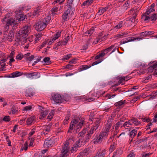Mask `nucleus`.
Wrapping results in <instances>:
<instances>
[{"label": "nucleus", "instance_id": "obj_62", "mask_svg": "<svg viewBox=\"0 0 157 157\" xmlns=\"http://www.w3.org/2000/svg\"><path fill=\"white\" fill-rule=\"evenodd\" d=\"M135 156V154L133 151H130V153L128 155V157H134Z\"/></svg>", "mask_w": 157, "mask_h": 157}, {"label": "nucleus", "instance_id": "obj_40", "mask_svg": "<svg viewBox=\"0 0 157 157\" xmlns=\"http://www.w3.org/2000/svg\"><path fill=\"white\" fill-rule=\"evenodd\" d=\"M116 144L114 142L111 145L109 149V151L110 152H111L114 150L116 148Z\"/></svg>", "mask_w": 157, "mask_h": 157}, {"label": "nucleus", "instance_id": "obj_22", "mask_svg": "<svg viewBox=\"0 0 157 157\" xmlns=\"http://www.w3.org/2000/svg\"><path fill=\"white\" fill-rule=\"evenodd\" d=\"M115 46V44H114L113 45H112L110 47L108 48H106L104 50H103V52H105L106 53H107L108 52H109L112 49H113V50L112 51V52L110 53L111 54L112 53L114 52H115L116 49V48H114Z\"/></svg>", "mask_w": 157, "mask_h": 157}, {"label": "nucleus", "instance_id": "obj_3", "mask_svg": "<svg viewBox=\"0 0 157 157\" xmlns=\"http://www.w3.org/2000/svg\"><path fill=\"white\" fill-rule=\"evenodd\" d=\"M30 30V26L25 25L22 27L19 31L18 35L20 37L25 38L28 36V34Z\"/></svg>", "mask_w": 157, "mask_h": 157}, {"label": "nucleus", "instance_id": "obj_57", "mask_svg": "<svg viewBox=\"0 0 157 157\" xmlns=\"http://www.w3.org/2000/svg\"><path fill=\"white\" fill-rule=\"evenodd\" d=\"M36 131V128H34L33 129H32L31 132H30V133L29 134V136H31L32 135H33L35 132Z\"/></svg>", "mask_w": 157, "mask_h": 157}, {"label": "nucleus", "instance_id": "obj_56", "mask_svg": "<svg viewBox=\"0 0 157 157\" xmlns=\"http://www.w3.org/2000/svg\"><path fill=\"white\" fill-rule=\"evenodd\" d=\"M129 1L128 0H127L125 2V3L124 4L123 6L125 7H126L127 9L129 7Z\"/></svg>", "mask_w": 157, "mask_h": 157}, {"label": "nucleus", "instance_id": "obj_13", "mask_svg": "<svg viewBox=\"0 0 157 157\" xmlns=\"http://www.w3.org/2000/svg\"><path fill=\"white\" fill-rule=\"evenodd\" d=\"M155 6V4H152L147 9V11L142 14V16H145L149 15L152 12L155 11L154 7Z\"/></svg>", "mask_w": 157, "mask_h": 157}, {"label": "nucleus", "instance_id": "obj_28", "mask_svg": "<svg viewBox=\"0 0 157 157\" xmlns=\"http://www.w3.org/2000/svg\"><path fill=\"white\" fill-rule=\"evenodd\" d=\"M23 74V73L22 72H19L17 71H15L11 74V75H12L11 77L12 78L17 77L21 76Z\"/></svg>", "mask_w": 157, "mask_h": 157}, {"label": "nucleus", "instance_id": "obj_48", "mask_svg": "<svg viewBox=\"0 0 157 157\" xmlns=\"http://www.w3.org/2000/svg\"><path fill=\"white\" fill-rule=\"evenodd\" d=\"M122 124L120 122H118L116 124L113 126L114 127L115 129L116 130H118L119 128V127Z\"/></svg>", "mask_w": 157, "mask_h": 157}, {"label": "nucleus", "instance_id": "obj_25", "mask_svg": "<svg viewBox=\"0 0 157 157\" xmlns=\"http://www.w3.org/2000/svg\"><path fill=\"white\" fill-rule=\"evenodd\" d=\"M156 68H157V65L156 63H155L153 64V65L150 66L147 68V71L148 73H151L152 72L154 71L155 69Z\"/></svg>", "mask_w": 157, "mask_h": 157}, {"label": "nucleus", "instance_id": "obj_61", "mask_svg": "<svg viewBox=\"0 0 157 157\" xmlns=\"http://www.w3.org/2000/svg\"><path fill=\"white\" fill-rule=\"evenodd\" d=\"M73 66L71 64V63H69L65 66V68L67 69H69L70 70H71L72 69V67Z\"/></svg>", "mask_w": 157, "mask_h": 157}, {"label": "nucleus", "instance_id": "obj_23", "mask_svg": "<svg viewBox=\"0 0 157 157\" xmlns=\"http://www.w3.org/2000/svg\"><path fill=\"white\" fill-rule=\"evenodd\" d=\"M25 95L27 97L33 96L34 95V92L32 88H28L26 90L25 92Z\"/></svg>", "mask_w": 157, "mask_h": 157}, {"label": "nucleus", "instance_id": "obj_52", "mask_svg": "<svg viewBox=\"0 0 157 157\" xmlns=\"http://www.w3.org/2000/svg\"><path fill=\"white\" fill-rule=\"evenodd\" d=\"M50 58L49 57H47L44 58L43 59L44 62L48 64L50 63Z\"/></svg>", "mask_w": 157, "mask_h": 157}, {"label": "nucleus", "instance_id": "obj_37", "mask_svg": "<svg viewBox=\"0 0 157 157\" xmlns=\"http://www.w3.org/2000/svg\"><path fill=\"white\" fill-rule=\"evenodd\" d=\"M125 103V100L123 101L122 100H121L118 102H116L115 103V105L116 106H118L120 107L122 105Z\"/></svg>", "mask_w": 157, "mask_h": 157}, {"label": "nucleus", "instance_id": "obj_32", "mask_svg": "<svg viewBox=\"0 0 157 157\" xmlns=\"http://www.w3.org/2000/svg\"><path fill=\"white\" fill-rule=\"evenodd\" d=\"M51 19V17L50 16H48L42 21L45 24V26L46 27L47 25L49 24Z\"/></svg>", "mask_w": 157, "mask_h": 157}, {"label": "nucleus", "instance_id": "obj_53", "mask_svg": "<svg viewBox=\"0 0 157 157\" xmlns=\"http://www.w3.org/2000/svg\"><path fill=\"white\" fill-rule=\"evenodd\" d=\"M32 108V107L31 106L28 105L27 106H26L23 109L24 111H28L29 110H31Z\"/></svg>", "mask_w": 157, "mask_h": 157}, {"label": "nucleus", "instance_id": "obj_38", "mask_svg": "<svg viewBox=\"0 0 157 157\" xmlns=\"http://www.w3.org/2000/svg\"><path fill=\"white\" fill-rule=\"evenodd\" d=\"M108 132H107L106 131H105L104 130L103 131L100 133L99 135L103 139V138H104L108 136Z\"/></svg>", "mask_w": 157, "mask_h": 157}, {"label": "nucleus", "instance_id": "obj_45", "mask_svg": "<svg viewBox=\"0 0 157 157\" xmlns=\"http://www.w3.org/2000/svg\"><path fill=\"white\" fill-rule=\"evenodd\" d=\"M123 22L122 21H121L119 23H118L117 25L114 28L116 29H119L123 26Z\"/></svg>", "mask_w": 157, "mask_h": 157}, {"label": "nucleus", "instance_id": "obj_43", "mask_svg": "<svg viewBox=\"0 0 157 157\" xmlns=\"http://www.w3.org/2000/svg\"><path fill=\"white\" fill-rule=\"evenodd\" d=\"M58 6H56L54 7L51 10L52 13L53 15L56 14V13H55V12H57L58 11Z\"/></svg>", "mask_w": 157, "mask_h": 157}, {"label": "nucleus", "instance_id": "obj_59", "mask_svg": "<svg viewBox=\"0 0 157 157\" xmlns=\"http://www.w3.org/2000/svg\"><path fill=\"white\" fill-rule=\"evenodd\" d=\"M23 57V56L21 54H19L16 56V59L21 60L22 59Z\"/></svg>", "mask_w": 157, "mask_h": 157}, {"label": "nucleus", "instance_id": "obj_51", "mask_svg": "<svg viewBox=\"0 0 157 157\" xmlns=\"http://www.w3.org/2000/svg\"><path fill=\"white\" fill-rule=\"evenodd\" d=\"M3 121L5 122H8L10 121V118L9 116H5L3 119Z\"/></svg>", "mask_w": 157, "mask_h": 157}, {"label": "nucleus", "instance_id": "obj_35", "mask_svg": "<svg viewBox=\"0 0 157 157\" xmlns=\"http://www.w3.org/2000/svg\"><path fill=\"white\" fill-rule=\"evenodd\" d=\"M40 12V8L38 7L36 8V10H34L33 14V16L36 17H37L39 14V13Z\"/></svg>", "mask_w": 157, "mask_h": 157}, {"label": "nucleus", "instance_id": "obj_16", "mask_svg": "<svg viewBox=\"0 0 157 157\" xmlns=\"http://www.w3.org/2000/svg\"><path fill=\"white\" fill-rule=\"evenodd\" d=\"M44 108L42 107H41L40 108V112L41 114L40 119H43L48 114V111L46 110H44Z\"/></svg>", "mask_w": 157, "mask_h": 157}, {"label": "nucleus", "instance_id": "obj_12", "mask_svg": "<svg viewBox=\"0 0 157 157\" xmlns=\"http://www.w3.org/2000/svg\"><path fill=\"white\" fill-rule=\"evenodd\" d=\"M112 121L113 120L112 119V118L109 119L107 120V123L105 124L104 131H106L107 132H109L110 128L112 125Z\"/></svg>", "mask_w": 157, "mask_h": 157}, {"label": "nucleus", "instance_id": "obj_18", "mask_svg": "<svg viewBox=\"0 0 157 157\" xmlns=\"http://www.w3.org/2000/svg\"><path fill=\"white\" fill-rule=\"evenodd\" d=\"M137 132V130L136 129H134L130 132L129 134L130 137L129 140L130 142H131L133 140V139L136 136Z\"/></svg>", "mask_w": 157, "mask_h": 157}, {"label": "nucleus", "instance_id": "obj_26", "mask_svg": "<svg viewBox=\"0 0 157 157\" xmlns=\"http://www.w3.org/2000/svg\"><path fill=\"white\" fill-rule=\"evenodd\" d=\"M91 67L90 65H82L78 67V71L79 72L81 71L90 68Z\"/></svg>", "mask_w": 157, "mask_h": 157}, {"label": "nucleus", "instance_id": "obj_60", "mask_svg": "<svg viewBox=\"0 0 157 157\" xmlns=\"http://www.w3.org/2000/svg\"><path fill=\"white\" fill-rule=\"evenodd\" d=\"M71 54H68L66 56H65L63 59L64 60H68L71 57Z\"/></svg>", "mask_w": 157, "mask_h": 157}, {"label": "nucleus", "instance_id": "obj_15", "mask_svg": "<svg viewBox=\"0 0 157 157\" xmlns=\"http://www.w3.org/2000/svg\"><path fill=\"white\" fill-rule=\"evenodd\" d=\"M14 20L12 18L8 19L7 17L5 16L2 21V23L6 22V24L9 25H13L14 23Z\"/></svg>", "mask_w": 157, "mask_h": 157}, {"label": "nucleus", "instance_id": "obj_2", "mask_svg": "<svg viewBox=\"0 0 157 157\" xmlns=\"http://www.w3.org/2000/svg\"><path fill=\"white\" fill-rule=\"evenodd\" d=\"M100 122V120L99 119H97L95 120L94 125L89 129L87 131V134L85 137L86 141H88L92 136V135L96 133V130L99 126Z\"/></svg>", "mask_w": 157, "mask_h": 157}, {"label": "nucleus", "instance_id": "obj_30", "mask_svg": "<svg viewBox=\"0 0 157 157\" xmlns=\"http://www.w3.org/2000/svg\"><path fill=\"white\" fill-rule=\"evenodd\" d=\"M11 112H10V114L11 112H12L13 114L17 113H18V107L16 105H13L11 108Z\"/></svg>", "mask_w": 157, "mask_h": 157}, {"label": "nucleus", "instance_id": "obj_34", "mask_svg": "<svg viewBox=\"0 0 157 157\" xmlns=\"http://www.w3.org/2000/svg\"><path fill=\"white\" fill-rule=\"evenodd\" d=\"M28 148V143L26 141L21 146V149H20V151H22L23 150L26 151L27 150Z\"/></svg>", "mask_w": 157, "mask_h": 157}, {"label": "nucleus", "instance_id": "obj_63", "mask_svg": "<svg viewBox=\"0 0 157 157\" xmlns=\"http://www.w3.org/2000/svg\"><path fill=\"white\" fill-rule=\"evenodd\" d=\"M107 39V36L106 35H104L103 36H102L101 38H99L100 40V42H101L102 41H104Z\"/></svg>", "mask_w": 157, "mask_h": 157}, {"label": "nucleus", "instance_id": "obj_20", "mask_svg": "<svg viewBox=\"0 0 157 157\" xmlns=\"http://www.w3.org/2000/svg\"><path fill=\"white\" fill-rule=\"evenodd\" d=\"M102 140V137L99 135L98 136L95 137L92 140V143L94 144H99L101 143Z\"/></svg>", "mask_w": 157, "mask_h": 157}, {"label": "nucleus", "instance_id": "obj_31", "mask_svg": "<svg viewBox=\"0 0 157 157\" xmlns=\"http://www.w3.org/2000/svg\"><path fill=\"white\" fill-rule=\"evenodd\" d=\"M14 37L13 33L12 31H10L9 32L8 36L6 38V39L9 41H11L13 39Z\"/></svg>", "mask_w": 157, "mask_h": 157}, {"label": "nucleus", "instance_id": "obj_8", "mask_svg": "<svg viewBox=\"0 0 157 157\" xmlns=\"http://www.w3.org/2000/svg\"><path fill=\"white\" fill-rule=\"evenodd\" d=\"M52 100L56 103H61L65 101V100L62 96L57 93L52 95Z\"/></svg>", "mask_w": 157, "mask_h": 157}, {"label": "nucleus", "instance_id": "obj_11", "mask_svg": "<svg viewBox=\"0 0 157 157\" xmlns=\"http://www.w3.org/2000/svg\"><path fill=\"white\" fill-rule=\"evenodd\" d=\"M53 139L46 140L44 143V146L45 147H52L54 144Z\"/></svg>", "mask_w": 157, "mask_h": 157}, {"label": "nucleus", "instance_id": "obj_29", "mask_svg": "<svg viewBox=\"0 0 157 157\" xmlns=\"http://www.w3.org/2000/svg\"><path fill=\"white\" fill-rule=\"evenodd\" d=\"M137 15V14L136 13V11L135 10L132 14V17H131L128 21L130 23H135L136 22V17Z\"/></svg>", "mask_w": 157, "mask_h": 157}, {"label": "nucleus", "instance_id": "obj_24", "mask_svg": "<svg viewBox=\"0 0 157 157\" xmlns=\"http://www.w3.org/2000/svg\"><path fill=\"white\" fill-rule=\"evenodd\" d=\"M154 33L153 31H147L143 32H142L140 33V35L144 37H146L147 36L153 34Z\"/></svg>", "mask_w": 157, "mask_h": 157}, {"label": "nucleus", "instance_id": "obj_41", "mask_svg": "<svg viewBox=\"0 0 157 157\" xmlns=\"http://www.w3.org/2000/svg\"><path fill=\"white\" fill-rule=\"evenodd\" d=\"M129 125H132V121H131V119L125 122L123 124V126L124 127H129Z\"/></svg>", "mask_w": 157, "mask_h": 157}, {"label": "nucleus", "instance_id": "obj_39", "mask_svg": "<svg viewBox=\"0 0 157 157\" xmlns=\"http://www.w3.org/2000/svg\"><path fill=\"white\" fill-rule=\"evenodd\" d=\"M54 114V111L52 110L49 113L47 117V119H49V121H51L53 117Z\"/></svg>", "mask_w": 157, "mask_h": 157}, {"label": "nucleus", "instance_id": "obj_46", "mask_svg": "<svg viewBox=\"0 0 157 157\" xmlns=\"http://www.w3.org/2000/svg\"><path fill=\"white\" fill-rule=\"evenodd\" d=\"M19 16L20 17V18H18V19H17V20H18V21H17L18 22H19V21H23L24 19H25L26 16L25 15H24L22 14H19Z\"/></svg>", "mask_w": 157, "mask_h": 157}, {"label": "nucleus", "instance_id": "obj_10", "mask_svg": "<svg viewBox=\"0 0 157 157\" xmlns=\"http://www.w3.org/2000/svg\"><path fill=\"white\" fill-rule=\"evenodd\" d=\"M142 39L143 38L141 37L134 38V37H129L123 39L121 41L120 44H122L132 41L136 40H139Z\"/></svg>", "mask_w": 157, "mask_h": 157}, {"label": "nucleus", "instance_id": "obj_19", "mask_svg": "<svg viewBox=\"0 0 157 157\" xmlns=\"http://www.w3.org/2000/svg\"><path fill=\"white\" fill-rule=\"evenodd\" d=\"M123 153V151L121 148L117 149L115 151L113 152V155L112 157H120Z\"/></svg>", "mask_w": 157, "mask_h": 157}, {"label": "nucleus", "instance_id": "obj_5", "mask_svg": "<svg viewBox=\"0 0 157 157\" xmlns=\"http://www.w3.org/2000/svg\"><path fill=\"white\" fill-rule=\"evenodd\" d=\"M24 75L27 78L31 79H36L39 78L40 76V73L32 71L30 73H25Z\"/></svg>", "mask_w": 157, "mask_h": 157}, {"label": "nucleus", "instance_id": "obj_49", "mask_svg": "<svg viewBox=\"0 0 157 157\" xmlns=\"http://www.w3.org/2000/svg\"><path fill=\"white\" fill-rule=\"evenodd\" d=\"M74 146L75 147L78 148L81 146V144L80 140L77 141L74 144Z\"/></svg>", "mask_w": 157, "mask_h": 157}, {"label": "nucleus", "instance_id": "obj_55", "mask_svg": "<svg viewBox=\"0 0 157 157\" xmlns=\"http://www.w3.org/2000/svg\"><path fill=\"white\" fill-rule=\"evenodd\" d=\"M138 66L140 68H141V67L145 68L147 67V65L144 63L140 62L138 63Z\"/></svg>", "mask_w": 157, "mask_h": 157}, {"label": "nucleus", "instance_id": "obj_27", "mask_svg": "<svg viewBox=\"0 0 157 157\" xmlns=\"http://www.w3.org/2000/svg\"><path fill=\"white\" fill-rule=\"evenodd\" d=\"M131 121H132V124H133L135 126L141 124L140 121H139L137 118L135 117H133L131 119Z\"/></svg>", "mask_w": 157, "mask_h": 157}, {"label": "nucleus", "instance_id": "obj_42", "mask_svg": "<svg viewBox=\"0 0 157 157\" xmlns=\"http://www.w3.org/2000/svg\"><path fill=\"white\" fill-rule=\"evenodd\" d=\"M61 32L60 31H59L57 32L56 33V34H55L54 35L53 38L54 39L53 40H56L57 39H58V38L61 36Z\"/></svg>", "mask_w": 157, "mask_h": 157}, {"label": "nucleus", "instance_id": "obj_44", "mask_svg": "<svg viewBox=\"0 0 157 157\" xmlns=\"http://www.w3.org/2000/svg\"><path fill=\"white\" fill-rule=\"evenodd\" d=\"M147 138L145 137H144V138L138 139V140L136 141V144H139L142 142H144L145 141L147 140Z\"/></svg>", "mask_w": 157, "mask_h": 157}, {"label": "nucleus", "instance_id": "obj_36", "mask_svg": "<svg viewBox=\"0 0 157 157\" xmlns=\"http://www.w3.org/2000/svg\"><path fill=\"white\" fill-rule=\"evenodd\" d=\"M94 30L93 28H91V29L86 32L85 33V34L86 36H88L89 35H91V34L93 33Z\"/></svg>", "mask_w": 157, "mask_h": 157}, {"label": "nucleus", "instance_id": "obj_7", "mask_svg": "<svg viewBox=\"0 0 157 157\" xmlns=\"http://www.w3.org/2000/svg\"><path fill=\"white\" fill-rule=\"evenodd\" d=\"M52 123H50L48 125H44L42 127L41 135L42 136L48 134L52 128Z\"/></svg>", "mask_w": 157, "mask_h": 157}, {"label": "nucleus", "instance_id": "obj_6", "mask_svg": "<svg viewBox=\"0 0 157 157\" xmlns=\"http://www.w3.org/2000/svg\"><path fill=\"white\" fill-rule=\"evenodd\" d=\"M141 19L143 21L147 22H148L150 20L155 21L157 19V14L155 13L153 14L151 16L149 15L142 16Z\"/></svg>", "mask_w": 157, "mask_h": 157}, {"label": "nucleus", "instance_id": "obj_64", "mask_svg": "<svg viewBox=\"0 0 157 157\" xmlns=\"http://www.w3.org/2000/svg\"><path fill=\"white\" fill-rule=\"evenodd\" d=\"M34 142V139L33 138H31L30 140V142L29 144V147H33L34 146L33 143Z\"/></svg>", "mask_w": 157, "mask_h": 157}, {"label": "nucleus", "instance_id": "obj_33", "mask_svg": "<svg viewBox=\"0 0 157 157\" xmlns=\"http://www.w3.org/2000/svg\"><path fill=\"white\" fill-rule=\"evenodd\" d=\"M51 19V17L50 16H48L42 21L45 24V26L46 27L47 25L49 24Z\"/></svg>", "mask_w": 157, "mask_h": 157}, {"label": "nucleus", "instance_id": "obj_54", "mask_svg": "<svg viewBox=\"0 0 157 157\" xmlns=\"http://www.w3.org/2000/svg\"><path fill=\"white\" fill-rule=\"evenodd\" d=\"M151 97L152 99H154L157 97V90L151 93Z\"/></svg>", "mask_w": 157, "mask_h": 157}, {"label": "nucleus", "instance_id": "obj_14", "mask_svg": "<svg viewBox=\"0 0 157 157\" xmlns=\"http://www.w3.org/2000/svg\"><path fill=\"white\" fill-rule=\"evenodd\" d=\"M36 122V118L33 116H31L27 118L26 120V124L27 125H31Z\"/></svg>", "mask_w": 157, "mask_h": 157}, {"label": "nucleus", "instance_id": "obj_17", "mask_svg": "<svg viewBox=\"0 0 157 157\" xmlns=\"http://www.w3.org/2000/svg\"><path fill=\"white\" fill-rule=\"evenodd\" d=\"M125 80L124 79V77H122L121 78H120L119 80L118 81V83H117L115 85H113L111 87V89H113V91H116L118 90L119 89V88H113L114 87H115V86H117L119 85L120 84H121L122 85H123L125 83Z\"/></svg>", "mask_w": 157, "mask_h": 157}, {"label": "nucleus", "instance_id": "obj_4", "mask_svg": "<svg viewBox=\"0 0 157 157\" xmlns=\"http://www.w3.org/2000/svg\"><path fill=\"white\" fill-rule=\"evenodd\" d=\"M67 9L63 14L62 17L64 21H67L69 20L70 16L72 14V12L71 6L69 5L67 6Z\"/></svg>", "mask_w": 157, "mask_h": 157}, {"label": "nucleus", "instance_id": "obj_50", "mask_svg": "<svg viewBox=\"0 0 157 157\" xmlns=\"http://www.w3.org/2000/svg\"><path fill=\"white\" fill-rule=\"evenodd\" d=\"M14 23L13 24V27L12 28L13 29H15L16 28V27L18 26L19 24V22H18L17 21H16L15 20H14Z\"/></svg>", "mask_w": 157, "mask_h": 157}, {"label": "nucleus", "instance_id": "obj_9", "mask_svg": "<svg viewBox=\"0 0 157 157\" xmlns=\"http://www.w3.org/2000/svg\"><path fill=\"white\" fill-rule=\"evenodd\" d=\"M35 26L36 30L38 31H42L46 27L45 24L41 21L37 22L35 24Z\"/></svg>", "mask_w": 157, "mask_h": 157}, {"label": "nucleus", "instance_id": "obj_1", "mask_svg": "<svg viewBox=\"0 0 157 157\" xmlns=\"http://www.w3.org/2000/svg\"><path fill=\"white\" fill-rule=\"evenodd\" d=\"M84 122L83 119L81 118L80 119L79 117H78L76 119H73L71 123L69 129L67 132L72 133L74 128L76 131L81 128Z\"/></svg>", "mask_w": 157, "mask_h": 157}, {"label": "nucleus", "instance_id": "obj_47", "mask_svg": "<svg viewBox=\"0 0 157 157\" xmlns=\"http://www.w3.org/2000/svg\"><path fill=\"white\" fill-rule=\"evenodd\" d=\"M86 132V129H84L83 130L80 132L78 134V137H82L85 134Z\"/></svg>", "mask_w": 157, "mask_h": 157}, {"label": "nucleus", "instance_id": "obj_21", "mask_svg": "<svg viewBox=\"0 0 157 157\" xmlns=\"http://www.w3.org/2000/svg\"><path fill=\"white\" fill-rule=\"evenodd\" d=\"M109 6H106L104 8H102L99 9L98 12L96 13V16H98L99 15H102L108 9Z\"/></svg>", "mask_w": 157, "mask_h": 157}, {"label": "nucleus", "instance_id": "obj_58", "mask_svg": "<svg viewBox=\"0 0 157 157\" xmlns=\"http://www.w3.org/2000/svg\"><path fill=\"white\" fill-rule=\"evenodd\" d=\"M6 141L7 142V144L9 146H11V142L9 139V136H6Z\"/></svg>", "mask_w": 157, "mask_h": 157}]
</instances>
